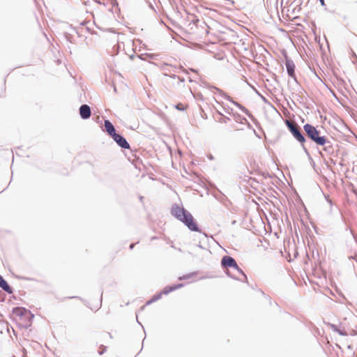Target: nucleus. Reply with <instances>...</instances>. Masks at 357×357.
I'll list each match as a JSON object with an SVG mask.
<instances>
[{
  "instance_id": "obj_1",
  "label": "nucleus",
  "mask_w": 357,
  "mask_h": 357,
  "mask_svg": "<svg viewBox=\"0 0 357 357\" xmlns=\"http://www.w3.org/2000/svg\"><path fill=\"white\" fill-rule=\"evenodd\" d=\"M170 213L174 218L181 222L190 231L202 234L206 238L211 237L207 233L202 231L191 213L183 206H180L176 203L173 204Z\"/></svg>"
},
{
  "instance_id": "obj_2",
  "label": "nucleus",
  "mask_w": 357,
  "mask_h": 357,
  "mask_svg": "<svg viewBox=\"0 0 357 357\" xmlns=\"http://www.w3.org/2000/svg\"><path fill=\"white\" fill-rule=\"evenodd\" d=\"M284 123L293 137L300 144L305 155H309V151L305 145L307 139L301 127L288 119L284 121Z\"/></svg>"
},
{
  "instance_id": "obj_3",
  "label": "nucleus",
  "mask_w": 357,
  "mask_h": 357,
  "mask_svg": "<svg viewBox=\"0 0 357 357\" xmlns=\"http://www.w3.org/2000/svg\"><path fill=\"white\" fill-rule=\"evenodd\" d=\"M303 130L306 137L316 145H325L328 143V137L321 135V131L314 126L310 123H305L303 126Z\"/></svg>"
},
{
  "instance_id": "obj_4",
  "label": "nucleus",
  "mask_w": 357,
  "mask_h": 357,
  "mask_svg": "<svg viewBox=\"0 0 357 357\" xmlns=\"http://www.w3.org/2000/svg\"><path fill=\"white\" fill-rule=\"evenodd\" d=\"M282 55L284 58V64L287 70V73L289 77L293 78L294 82L298 84L296 73H295V64L294 61L288 56L287 53L285 50L283 51Z\"/></svg>"
},
{
  "instance_id": "obj_5",
  "label": "nucleus",
  "mask_w": 357,
  "mask_h": 357,
  "mask_svg": "<svg viewBox=\"0 0 357 357\" xmlns=\"http://www.w3.org/2000/svg\"><path fill=\"white\" fill-rule=\"evenodd\" d=\"M25 316L29 317V321L34 318V314H32L29 310H27L24 307H15L13 308L11 314V317L13 319H15L16 317H19L20 319H22Z\"/></svg>"
},
{
  "instance_id": "obj_6",
  "label": "nucleus",
  "mask_w": 357,
  "mask_h": 357,
  "mask_svg": "<svg viewBox=\"0 0 357 357\" xmlns=\"http://www.w3.org/2000/svg\"><path fill=\"white\" fill-rule=\"evenodd\" d=\"M111 138L116 143V144L123 149H130V146L126 139L121 134L116 132Z\"/></svg>"
},
{
  "instance_id": "obj_7",
  "label": "nucleus",
  "mask_w": 357,
  "mask_h": 357,
  "mask_svg": "<svg viewBox=\"0 0 357 357\" xmlns=\"http://www.w3.org/2000/svg\"><path fill=\"white\" fill-rule=\"evenodd\" d=\"M204 85L206 86V88H208V89H210L213 93H215V91L219 93L222 97L225 98L226 100H227L228 101H229L230 102H231L233 105H234L235 106L238 105V102L235 101L233 100V98L231 97H230L229 96H228L227 93H225L222 90H221L220 89H218L215 86H211L208 83H204Z\"/></svg>"
},
{
  "instance_id": "obj_8",
  "label": "nucleus",
  "mask_w": 357,
  "mask_h": 357,
  "mask_svg": "<svg viewBox=\"0 0 357 357\" xmlns=\"http://www.w3.org/2000/svg\"><path fill=\"white\" fill-rule=\"evenodd\" d=\"M204 85L206 86V88H208V89H210L213 93H215V91L219 93L222 97L225 98L226 100H227L228 101H229L230 102H231L233 105H234L235 106L238 105V102L235 101L233 100V98L231 97H230L229 96H228L227 93H225L222 90H221L220 89H218L215 86H211L208 83H204Z\"/></svg>"
},
{
  "instance_id": "obj_9",
  "label": "nucleus",
  "mask_w": 357,
  "mask_h": 357,
  "mask_svg": "<svg viewBox=\"0 0 357 357\" xmlns=\"http://www.w3.org/2000/svg\"><path fill=\"white\" fill-rule=\"evenodd\" d=\"M204 85L206 86V88H208V89H210L213 93H215V91L219 93L222 97L225 98L226 100H227L228 101H229L230 102H231L233 105H234L235 106L238 105V102L235 101L233 100V98L231 97H230L229 96H228L227 93H225L222 90H221L220 89H218L215 86H211L208 83H204Z\"/></svg>"
},
{
  "instance_id": "obj_10",
  "label": "nucleus",
  "mask_w": 357,
  "mask_h": 357,
  "mask_svg": "<svg viewBox=\"0 0 357 357\" xmlns=\"http://www.w3.org/2000/svg\"><path fill=\"white\" fill-rule=\"evenodd\" d=\"M220 264L223 269L236 266L235 259L229 255H224L221 259Z\"/></svg>"
},
{
  "instance_id": "obj_11",
  "label": "nucleus",
  "mask_w": 357,
  "mask_h": 357,
  "mask_svg": "<svg viewBox=\"0 0 357 357\" xmlns=\"http://www.w3.org/2000/svg\"><path fill=\"white\" fill-rule=\"evenodd\" d=\"M79 114L83 120L89 119L91 116V107L86 104H82L79 108Z\"/></svg>"
},
{
  "instance_id": "obj_12",
  "label": "nucleus",
  "mask_w": 357,
  "mask_h": 357,
  "mask_svg": "<svg viewBox=\"0 0 357 357\" xmlns=\"http://www.w3.org/2000/svg\"><path fill=\"white\" fill-rule=\"evenodd\" d=\"M102 131L105 132L110 137L116 132L114 126L109 119L104 120V128Z\"/></svg>"
},
{
  "instance_id": "obj_13",
  "label": "nucleus",
  "mask_w": 357,
  "mask_h": 357,
  "mask_svg": "<svg viewBox=\"0 0 357 357\" xmlns=\"http://www.w3.org/2000/svg\"><path fill=\"white\" fill-rule=\"evenodd\" d=\"M183 286L184 284L183 283H177L172 285H167L162 289L160 293H162V295H167L169 293L183 287Z\"/></svg>"
},
{
  "instance_id": "obj_14",
  "label": "nucleus",
  "mask_w": 357,
  "mask_h": 357,
  "mask_svg": "<svg viewBox=\"0 0 357 357\" xmlns=\"http://www.w3.org/2000/svg\"><path fill=\"white\" fill-rule=\"evenodd\" d=\"M0 288L8 294H12L14 292V289L10 286L8 282L0 275Z\"/></svg>"
},
{
  "instance_id": "obj_15",
  "label": "nucleus",
  "mask_w": 357,
  "mask_h": 357,
  "mask_svg": "<svg viewBox=\"0 0 357 357\" xmlns=\"http://www.w3.org/2000/svg\"><path fill=\"white\" fill-rule=\"evenodd\" d=\"M236 107H238L245 115H247L256 126H259V123L257 119L250 113V112L247 108H245L239 102Z\"/></svg>"
},
{
  "instance_id": "obj_16",
  "label": "nucleus",
  "mask_w": 357,
  "mask_h": 357,
  "mask_svg": "<svg viewBox=\"0 0 357 357\" xmlns=\"http://www.w3.org/2000/svg\"><path fill=\"white\" fill-rule=\"evenodd\" d=\"M328 326L333 331L338 333L341 336H347L348 335L347 332L344 329H340L339 326L336 324L329 323Z\"/></svg>"
},
{
  "instance_id": "obj_17",
  "label": "nucleus",
  "mask_w": 357,
  "mask_h": 357,
  "mask_svg": "<svg viewBox=\"0 0 357 357\" xmlns=\"http://www.w3.org/2000/svg\"><path fill=\"white\" fill-rule=\"evenodd\" d=\"M233 117L234 119V120L236 121V122L237 123H247L248 124V126H250V123L248 122L247 119L241 116V114L235 112L234 114H233Z\"/></svg>"
},
{
  "instance_id": "obj_18",
  "label": "nucleus",
  "mask_w": 357,
  "mask_h": 357,
  "mask_svg": "<svg viewBox=\"0 0 357 357\" xmlns=\"http://www.w3.org/2000/svg\"><path fill=\"white\" fill-rule=\"evenodd\" d=\"M162 296V293L158 292L155 294L146 303V305H151V303L160 300Z\"/></svg>"
},
{
  "instance_id": "obj_19",
  "label": "nucleus",
  "mask_w": 357,
  "mask_h": 357,
  "mask_svg": "<svg viewBox=\"0 0 357 357\" xmlns=\"http://www.w3.org/2000/svg\"><path fill=\"white\" fill-rule=\"evenodd\" d=\"M214 119L217 122L222 123H227L229 121H231V119L229 117L225 116L224 114L220 115V117H218V118L215 115H214Z\"/></svg>"
},
{
  "instance_id": "obj_20",
  "label": "nucleus",
  "mask_w": 357,
  "mask_h": 357,
  "mask_svg": "<svg viewBox=\"0 0 357 357\" xmlns=\"http://www.w3.org/2000/svg\"><path fill=\"white\" fill-rule=\"evenodd\" d=\"M324 146V151L328 153V154H332L333 153V147L332 146V144L331 141L328 139V143H326L325 145H321Z\"/></svg>"
},
{
  "instance_id": "obj_21",
  "label": "nucleus",
  "mask_w": 357,
  "mask_h": 357,
  "mask_svg": "<svg viewBox=\"0 0 357 357\" xmlns=\"http://www.w3.org/2000/svg\"><path fill=\"white\" fill-rule=\"evenodd\" d=\"M197 271H194V272H192V273H190L184 274L182 276H180L178 278V280H188V279H190V278H193L194 276L197 275Z\"/></svg>"
},
{
  "instance_id": "obj_22",
  "label": "nucleus",
  "mask_w": 357,
  "mask_h": 357,
  "mask_svg": "<svg viewBox=\"0 0 357 357\" xmlns=\"http://www.w3.org/2000/svg\"><path fill=\"white\" fill-rule=\"evenodd\" d=\"M231 268L236 270L240 274H241L245 278V280L243 282L248 283L247 275L243 272V271L238 266L237 264L236 267H232Z\"/></svg>"
},
{
  "instance_id": "obj_23",
  "label": "nucleus",
  "mask_w": 357,
  "mask_h": 357,
  "mask_svg": "<svg viewBox=\"0 0 357 357\" xmlns=\"http://www.w3.org/2000/svg\"><path fill=\"white\" fill-rule=\"evenodd\" d=\"M22 320L25 322V324L23 326L24 328H29L31 326L33 319H30L29 321L28 316H25V317H23Z\"/></svg>"
},
{
  "instance_id": "obj_24",
  "label": "nucleus",
  "mask_w": 357,
  "mask_h": 357,
  "mask_svg": "<svg viewBox=\"0 0 357 357\" xmlns=\"http://www.w3.org/2000/svg\"><path fill=\"white\" fill-rule=\"evenodd\" d=\"M107 347L103 345V344H101L100 346V349L98 351V354L100 355V356H102L103 355L106 351H107Z\"/></svg>"
},
{
  "instance_id": "obj_25",
  "label": "nucleus",
  "mask_w": 357,
  "mask_h": 357,
  "mask_svg": "<svg viewBox=\"0 0 357 357\" xmlns=\"http://www.w3.org/2000/svg\"><path fill=\"white\" fill-rule=\"evenodd\" d=\"M174 107L178 111H185L186 109V107L182 103L175 105Z\"/></svg>"
},
{
  "instance_id": "obj_26",
  "label": "nucleus",
  "mask_w": 357,
  "mask_h": 357,
  "mask_svg": "<svg viewBox=\"0 0 357 357\" xmlns=\"http://www.w3.org/2000/svg\"><path fill=\"white\" fill-rule=\"evenodd\" d=\"M65 298H68V299H73V298L79 299V300H81L84 303L85 305L88 306V303L85 300H84L83 298H82L79 296H68V297H66Z\"/></svg>"
},
{
  "instance_id": "obj_27",
  "label": "nucleus",
  "mask_w": 357,
  "mask_h": 357,
  "mask_svg": "<svg viewBox=\"0 0 357 357\" xmlns=\"http://www.w3.org/2000/svg\"><path fill=\"white\" fill-rule=\"evenodd\" d=\"M224 109V111L225 112V113L228 114H234L235 112H233V109L229 107V106H227L226 107H223Z\"/></svg>"
},
{
  "instance_id": "obj_28",
  "label": "nucleus",
  "mask_w": 357,
  "mask_h": 357,
  "mask_svg": "<svg viewBox=\"0 0 357 357\" xmlns=\"http://www.w3.org/2000/svg\"><path fill=\"white\" fill-rule=\"evenodd\" d=\"M195 99L204 101L203 95L201 93H197L194 95Z\"/></svg>"
},
{
  "instance_id": "obj_29",
  "label": "nucleus",
  "mask_w": 357,
  "mask_h": 357,
  "mask_svg": "<svg viewBox=\"0 0 357 357\" xmlns=\"http://www.w3.org/2000/svg\"><path fill=\"white\" fill-rule=\"evenodd\" d=\"M307 156L308 160H310L311 166L314 169L316 165H315V162H314L312 158L311 157L310 154L309 153V155H307Z\"/></svg>"
},
{
  "instance_id": "obj_30",
  "label": "nucleus",
  "mask_w": 357,
  "mask_h": 357,
  "mask_svg": "<svg viewBox=\"0 0 357 357\" xmlns=\"http://www.w3.org/2000/svg\"><path fill=\"white\" fill-rule=\"evenodd\" d=\"M16 278H17L18 280H33V278H28V277H25V276H15Z\"/></svg>"
},
{
  "instance_id": "obj_31",
  "label": "nucleus",
  "mask_w": 357,
  "mask_h": 357,
  "mask_svg": "<svg viewBox=\"0 0 357 357\" xmlns=\"http://www.w3.org/2000/svg\"><path fill=\"white\" fill-rule=\"evenodd\" d=\"M165 76H167V77H169L170 78H172V79H177L178 77V75H175V74H167V73H165L163 74Z\"/></svg>"
},
{
  "instance_id": "obj_32",
  "label": "nucleus",
  "mask_w": 357,
  "mask_h": 357,
  "mask_svg": "<svg viewBox=\"0 0 357 357\" xmlns=\"http://www.w3.org/2000/svg\"><path fill=\"white\" fill-rule=\"evenodd\" d=\"M65 38L68 41L72 43L73 36L70 33H66Z\"/></svg>"
},
{
  "instance_id": "obj_33",
  "label": "nucleus",
  "mask_w": 357,
  "mask_h": 357,
  "mask_svg": "<svg viewBox=\"0 0 357 357\" xmlns=\"http://www.w3.org/2000/svg\"><path fill=\"white\" fill-rule=\"evenodd\" d=\"M214 115H215L218 118L220 117V115H223V114L220 112L218 109H215V112L213 114V116L214 117Z\"/></svg>"
},
{
  "instance_id": "obj_34",
  "label": "nucleus",
  "mask_w": 357,
  "mask_h": 357,
  "mask_svg": "<svg viewBox=\"0 0 357 357\" xmlns=\"http://www.w3.org/2000/svg\"><path fill=\"white\" fill-rule=\"evenodd\" d=\"M225 273H226V275H227L228 277H229V278H232V279H234V280H238L237 278H236L235 276H234V275L231 273V272H230L229 271H225Z\"/></svg>"
},
{
  "instance_id": "obj_35",
  "label": "nucleus",
  "mask_w": 357,
  "mask_h": 357,
  "mask_svg": "<svg viewBox=\"0 0 357 357\" xmlns=\"http://www.w3.org/2000/svg\"><path fill=\"white\" fill-rule=\"evenodd\" d=\"M225 273H226V275H227L228 277H229V278H232V279H234V280H238L237 278H236L235 276H234V275L231 273V272H230L229 271H225Z\"/></svg>"
},
{
  "instance_id": "obj_36",
  "label": "nucleus",
  "mask_w": 357,
  "mask_h": 357,
  "mask_svg": "<svg viewBox=\"0 0 357 357\" xmlns=\"http://www.w3.org/2000/svg\"><path fill=\"white\" fill-rule=\"evenodd\" d=\"M5 298L6 294L3 291H0V302H3Z\"/></svg>"
},
{
  "instance_id": "obj_37",
  "label": "nucleus",
  "mask_w": 357,
  "mask_h": 357,
  "mask_svg": "<svg viewBox=\"0 0 357 357\" xmlns=\"http://www.w3.org/2000/svg\"><path fill=\"white\" fill-rule=\"evenodd\" d=\"M174 68L175 69H180L183 73H188V71L182 66H179L178 67L177 66H174Z\"/></svg>"
},
{
  "instance_id": "obj_38",
  "label": "nucleus",
  "mask_w": 357,
  "mask_h": 357,
  "mask_svg": "<svg viewBox=\"0 0 357 357\" xmlns=\"http://www.w3.org/2000/svg\"><path fill=\"white\" fill-rule=\"evenodd\" d=\"M168 66H169V64H168V63H163V64L162 65V66H161V69H162V70H165V71H166V70H168V68H167V67H168Z\"/></svg>"
},
{
  "instance_id": "obj_39",
  "label": "nucleus",
  "mask_w": 357,
  "mask_h": 357,
  "mask_svg": "<svg viewBox=\"0 0 357 357\" xmlns=\"http://www.w3.org/2000/svg\"><path fill=\"white\" fill-rule=\"evenodd\" d=\"M311 71L314 74V75L317 77L318 79L321 80V78L318 76L314 69L310 68Z\"/></svg>"
},
{
  "instance_id": "obj_40",
  "label": "nucleus",
  "mask_w": 357,
  "mask_h": 357,
  "mask_svg": "<svg viewBox=\"0 0 357 357\" xmlns=\"http://www.w3.org/2000/svg\"><path fill=\"white\" fill-rule=\"evenodd\" d=\"M179 80V82L183 83L185 82V78L182 77H179L177 78Z\"/></svg>"
},
{
  "instance_id": "obj_41",
  "label": "nucleus",
  "mask_w": 357,
  "mask_h": 357,
  "mask_svg": "<svg viewBox=\"0 0 357 357\" xmlns=\"http://www.w3.org/2000/svg\"><path fill=\"white\" fill-rule=\"evenodd\" d=\"M207 158L211 160H214V156L211 154V153H209L208 155H207Z\"/></svg>"
},
{
  "instance_id": "obj_42",
  "label": "nucleus",
  "mask_w": 357,
  "mask_h": 357,
  "mask_svg": "<svg viewBox=\"0 0 357 357\" xmlns=\"http://www.w3.org/2000/svg\"><path fill=\"white\" fill-rule=\"evenodd\" d=\"M320 4L321 5V6L323 7H325L326 6V3H325V1L324 0H319Z\"/></svg>"
},
{
  "instance_id": "obj_43",
  "label": "nucleus",
  "mask_w": 357,
  "mask_h": 357,
  "mask_svg": "<svg viewBox=\"0 0 357 357\" xmlns=\"http://www.w3.org/2000/svg\"><path fill=\"white\" fill-rule=\"evenodd\" d=\"M6 79L5 78L4 80H3V91H2L3 93H5V91H6V86H5L6 85Z\"/></svg>"
},
{
  "instance_id": "obj_44",
  "label": "nucleus",
  "mask_w": 357,
  "mask_h": 357,
  "mask_svg": "<svg viewBox=\"0 0 357 357\" xmlns=\"http://www.w3.org/2000/svg\"><path fill=\"white\" fill-rule=\"evenodd\" d=\"M136 243H130L129 245L130 250H132L134 247L135 246Z\"/></svg>"
},
{
  "instance_id": "obj_45",
  "label": "nucleus",
  "mask_w": 357,
  "mask_h": 357,
  "mask_svg": "<svg viewBox=\"0 0 357 357\" xmlns=\"http://www.w3.org/2000/svg\"><path fill=\"white\" fill-rule=\"evenodd\" d=\"M119 49V45H116V46H114V47H113L114 50H116V54L118 53Z\"/></svg>"
},
{
  "instance_id": "obj_46",
  "label": "nucleus",
  "mask_w": 357,
  "mask_h": 357,
  "mask_svg": "<svg viewBox=\"0 0 357 357\" xmlns=\"http://www.w3.org/2000/svg\"><path fill=\"white\" fill-rule=\"evenodd\" d=\"M102 294H103V292L102 291L101 292V296H100V306L98 309H99L100 307H101V305H102Z\"/></svg>"
},
{
  "instance_id": "obj_47",
  "label": "nucleus",
  "mask_w": 357,
  "mask_h": 357,
  "mask_svg": "<svg viewBox=\"0 0 357 357\" xmlns=\"http://www.w3.org/2000/svg\"><path fill=\"white\" fill-rule=\"evenodd\" d=\"M264 296V298H265L268 301H271V298L268 295H266H266H265V296Z\"/></svg>"
},
{
  "instance_id": "obj_48",
  "label": "nucleus",
  "mask_w": 357,
  "mask_h": 357,
  "mask_svg": "<svg viewBox=\"0 0 357 357\" xmlns=\"http://www.w3.org/2000/svg\"><path fill=\"white\" fill-rule=\"evenodd\" d=\"M261 98L262 100H263L264 102H266V103H267V102H268V100H267V99H266L264 96H261Z\"/></svg>"
},
{
  "instance_id": "obj_49",
  "label": "nucleus",
  "mask_w": 357,
  "mask_h": 357,
  "mask_svg": "<svg viewBox=\"0 0 357 357\" xmlns=\"http://www.w3.org/2000/svg\"><path fill=\"white\" fill-rule=\"evenodd\" d=\"M197 246L199 248H200V249H203V250H204V249H205V248H204V247H203L200 243L197 244Z\"/></svg>"
},
{
  "instance_id": "obj_50",
  "label": "nucleus",
  "mask_w": 357,
  "mask_h": 357,
  "mask_svg": "<svg viewBox=\"0 0 357 357\" xmlns=\"http://www.w3.org/2000/svg\"><path fill=\"white\" fill-rule=\"evenodd\" d=\"M259 291L260 294H261L263 296L266 295V294L261 289H259Z\"/></svg>"
},
{
  "instance_id": "obj_51",
  "label": "nucleus",
  "mask_w": 357,
  "mask_h": 357,
  "mask_svg": "<svg viewBox=\"0 0 357 357\" xmlns=\"http://www.w3.org/2000/svg\"><path fill=\"white\" fill-rule=\"evenodd\" d=\"M113 6H115L116 4L117 5L118 3H117V0H114V2L112 3Z\"/></svg>"
},
{
  "instance_id": "obj_52",
  "label": "nucleus",
  "mask_w": 357,
  "mask_h": 357,
  "mask_svg": "<svg viewBox=\"0 0 357 357\" xmlns=\"http://www.w3.org/2000/svg\"><path fill=\"white\" fill-rule=\"evenodd\" d=\"M332 93H333V96L335 97V99H337V100H338V98H337V97L336 94H335L334 92H332Z\"/></svg>"
},
{
  "instance_id": "obj_53",
  "label": "nucleus",
  "mask_w": 357,
  "mask_h": 357,
  "mask_svg": "<svg viewBox=\"0 0 357 357\" xmlns=\"http://www.w3.org/2000/svg\"><path fill=\"white\" fill-rule=\"evenodd\" d=\"M107 335H109V338H112V335L110 333H107Z\"/></svg>"
},
{
  "instance_id": "obj_54",
  "label": "nucleus",
  "mask_w": 357,
  "mask_h": 357,
  "mask_svg": "<svg viewBox=\"0 0 357 357\" xmlns=\"http://www.w3.org/2000/svg\"><path fill=\"white\" fill-rule=\"evenodd\" d=\"M143 199H144V197H143V196H140V197H139V199H140V201H142V200H143Z\"/></svg>"
},
{
  "instance_id": "obj_55",
  "label": "nucleus",
  "mask_w": 357,
  "mask_h": 357,
  "mask_svg": "<svg viewBox=\"0 0 357 357\" xmlns=\"http://www.w3.org/2000/svg\"><path fill=\"white\" fill-rule=\"evenodd\" d=\"M114 92H116V91H117L116 88V86H114Z\"/></svg>"
},
{
  "instance_id": "obj_56",
  "label": "nucleus",
  "mask_w": 357,
  "mask_h": 357,
  "mask_svg": "<svg viewBox=\"0 0 357 357\" xmlns=\"http://www.w3.org/2000/svg\"><path fill=\"white\" fill-rule=\"evenodd\" d=\"M356 334H357V333H356L355 331H353V333H352L353 335H355Z\"/></svg>"
},
{
  "instance_id": "obj_57",
  "label": "nucleus",
  "mask_w": 357,
  "mask_h": 357,
  "mask_svg": "<svg viewBox=\"0 0 357 357\" xmlns=\"http://www.w3.org/2000/svg\"><path fill=\"white\" fill-rule=\"evenodd\" d=\"M189 82H192V79L190 77H189Z\"/></svg>"
},
{
  "instance_id": "obj_58",
  "label": "nucleus",
  "mask_w": 357,
  "mask_h": 357,
  "mask_svg": "<svg viewBox=\"0 0 357 357\" xmlns=\"http://www.w3.org/2000/svg\"><path fill=\"white\" fill-rule=\"evenodd\" d=\"M269 302V304L271 305H272V301L271 300V301H268Z\"/></svg>"
},
{
  "instance_id": "obj_59",
  "label": "nucleus",
  "mask_w": 357,
  "mask_h": 357,
  "mask_svg": "<svg viewBox=\"0 0 357 357\" xmlns=\"http://www.w3.org/2000/svg\"><path fill=\"white\" fill-rule=\"evenodd\" d=\"M354 259L356 260V261L357 262V256L354 258Z\"/></svg>"
},
{
  "instance_id": "obj_60",
  "label": "nucleus",
  "mask_w": 357,
  "mask_h": 357,
  "mask_svg": "<svg viewBox=\"0 0 357 357\" xmlns=\"http://www.w3.org/2000/svg\"><path fill=\"white\" fill-rule=\"evenodd\" d=\"M235 223H236V221H235V220H234V221L232 222V224L234 225V224H235Z\"/></svg>"
},
{
  "instance_id": "obj_61",
  "label": "nucleus",
  "mask_w": 357,
  "mask_h": 357,
  "mask_svg": "<svg viewBox=\"0 0 357 357\" xmlns=\"http://www.w3.org/2000/svg\"><path fill=\"white\" fill-rule=\"evenodd\" d=\"M1 96H2V94H1V93H0V97H1Z\"/></svg>"
}]
</instances>
